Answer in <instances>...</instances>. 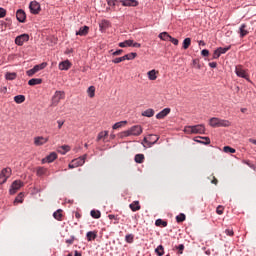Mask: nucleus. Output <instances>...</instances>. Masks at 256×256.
<instances>
[{
    "label": "nucleus",
    "instance_id": "nucleus-16",
    "mask_svg": "<svg viewBox=\"0 0 256 256\" xmlns=\"http://www.w3.org/2000/svg\"><path fill=\"white\" fill-rule=\"evenodd\" d=\"M171 113V108H165L156 115V119H165Z\"/></svg>",
    "mask_w": 256,
    "mask_h": 256
},
{
    "label": "nucleus",
    "instance_id": "nucleus-54",
    "mask_svg": "<svg viewBox=\"0 0 256 256\" xmlns=\"http://www.w3.org/2000/svg\"><path fill=\"white\" fill-rule=\"evenodd\" d=\"M122 61H125V58H124V56H122V57H119V58H115L114 60H112V62H114V63H122Z\"/></svg>",
    "mask_w": 256,
    "mask_h": 256
},
{
    "label": "nucleus",
    "instance_id": "nucleus-58",
    "mask_svg": "<svg viewBox=\"0 0 256 256\" xmlns=\"http://www.w3.org/2000/svg\"><path fill=\"white\" fill-rule=\"evenodd\" d=\"M223 211H224L223 206H218L217 209H216V213L218 215H223Z\"/></svg>",
    "mask_w": 256,
    "mask_h": 256
},
{
    "label": "nucleus",
    "instance_id": "nucleus-28",
    "mask_svg": "<svg viewBox=\"0 0 256 256\" xmlns=\"http://www.w3.org/2000/svg\"><path fill=\"white\" fill-rule=\"evenodd\" d=\"M154 115H155V110H153L152 108H149L144 112H142V117H153Z\"/></svg>",
    "mask_w": 256,
    "mask_h": 256
},
{
    "label": "nucleus",
    "instance_id": "nucleus-46",
    "mask_svg": "<svg viewBox=\"0 0 256 256\" xmlns=\"http://www.w3.org/2000/svg\"><path fill=\"white\" fill-rule=\"evenodd\" d=\"M134 239H135V236L133 234H128L125 236L126 243H133Z\"/></svg>",
    "mask_w": 256,
    "mask_h": 256
},
{
    "label": "nucleus",
    "instance_id": "nucleus-33",
    "mask_svg": "<svg viewBox=\"0 0 256 256\" xmlns=\"http://www.w3.org/2000/svg\"><path fill=\"white\" fill-rule=\"evenodd\" d=\"M137 57V53L131 52L129 54L124 55V61H131Z\"/></svg>",
    "mask_w": 256,
    "mask_h": 256
},
{
    "label": "nucleus",
    "instance_id": "nucleus-36",
    "mask_svg": "<svg viewBox=\"0 0 256 256\" xmlns=\"http://www.w3.org/2000/svg\"><path fill=\"white\" fill-rule=\"evenodd\" d=\"M87 94H88V97H90L91 99H93V97H95V86H90V87L87 89Z\"/></svg>",
    "mask_w": 256,
    "mask_h": 256
},
{
    "label": "nucleus",
    "instance_id": "nucleus-25",
    "mask_svg": "<svg viewBox=\"0 0 256 256\" xmlns=\"http://www.w3.org/2000/svg\"><path fill=\"white\" fill-rule=\"evenodd\" d=\"M41 83H43V80L39 78H32L28 81V85H30L31 87L35 85H41Z\"/></svg>",
    "mask_w": 256,
    "mask_h": 256
},
{
    "label": "nucleus",
    "instance_id": "nucleus-48",
    "mask_svg": "<svg viewBox=\"0 0 256 256\" xmlns=\"http://www.w3.org/2000/svg\"><path fill=\"white\" fill-rule=\"evenodd\" d=\"M175 249H177L178 255H183V251H185V245L180 244V245L176 246Z\"/></svg>",
    "mask_w": 256,
    "mask_h": 256
},
{
    "label": "nucleus",
    "instance_id": "nucleus-10",
    "mask_svg": "<svg viewBox=\"0 0 256 256\" xmlns=\"http://www.w3.org/2000/svg\"><path fill=\"white\" fill-rule=\"evenodd\" d=\"M194 135H205V125L198 124L192 126Z\"/></svg>",
    "mask_w": 256,
    "mask_h": 256
},
{
    "label": "nucleus",
    "instance_id": "nucleus-31",
    "mask_svg": "<svg viewBox=\"0 0 256 256\" xmlns=\"http://www.w3.org/2000/svg\"><path fill=\"white\" fill-rule=\"evenodd\" d=\"M135 163H143L145 161V155L136 154L134 158Z\"/></svg>",
    "mask_w": 256,
    "mask_h": 256
},
{
    "label": "nucleus",
    "instance_id": "nucleus-12",
    "mask_svg": "<svg viewBox=\"0 0 256 256\" xmlns=\"http://www.w3.org/2000/svg\"><path fill=\"white\" fill-rule=\"evenodd\" d=\"M235 73L237 77H241L242 79H249L247 76V72H245V70L241 66H236Z\"/></svg>",
    "mask_w": 256,
    "mask_h": 256
},
{
    "label": "nucleus",
    "instance_id": "nucleus-23",
    "mask_svg": "<svg viewBox=\"0 0 256 256\" xmlns=\"http://www.w3.org/2000/svg\"><path fill=\"white\" fill-rule=\"evenodd\" d=\"M71 151V147L69 145H63L58 148V153L61 155H65L66 153H69Z\"/></svg>",
    "mask_w": 256,
    "mask_h": 256
},
{
    "label": "nucleus",
    "instance_id": "nucleus-29",
    "mask_svg": "<svg viewBox=\"0 0 256 256\" xmlns=\"http://www.w3.org/2000/svg\"><path fill=\"white\" fill-rule=\"evenodd\" d=\"M36 174L38 177H43V175H47V169L44 167H38L36 170Z\"/></svg>",
    "mask_w": 256,
    "mask_h": 256
},
{
    "label": "nucleus",
    "instance_id": "nucleus-13",
    "mask_svg": "<svg viewBox=\"0 0 256 256\" xmlns=\"http://www.w3.org/2000/svg\"><path fill=\"white\" fill-rule=\"evenodd\" d=\"M194 141L196 143H201V145H209L211 143V139L209 137H201V136L194 138Z\"/></svg>",
    "mask_w": 256,
    "mask_h": 256
},
{
    "label": "nucleus",
    "instance_id": "nucleus-63",
    "mask_svg": "<svg viewBox=\"0 0 256 256\" xmlns=\"http://www.w3.org/2000/svg\"><path fill=\"white\" fill-rule=\"evenodd\" d=\"M209 67H211L212 69H215L217 67V62H210Z\"/></svg>",
    "mask_w": 256,
    "mask_h": 256
},
{
    "label": "nucleus",
    "instance_id": "nucleus-35",
    "mask_svg": "<svg viewBox=\"0 0 256 256\" xmlns=\"http://www.w3.org/2000/svg\"><path fill=\"white\" fill-rule=\"evenodd\" d=\"M125 125H127V121H120V122L115 123L112 126V129H121V127H125Z\"/></svg>",
    "mask_w": 256,
    "mask_h": 256
},
{
    "label": "nucleus",
    "instance_id": "nucleus-53",
    "mask_svg": "<svg viewBox=\"0 0 256 256\" xmlns=\"http://www.w3.org/2000/svg\"><path fill=\"white\" fill-rule=\"evenodd\" d=\"M35 73H37V72H35V69L32 68L26 72V75H28V77H33V75H35Z\"/></svg>",
    "mask_w": 256,
    "mask_h": 256
},
{
    "label": "nucleus",
    "instance_id": "nucleus-64",
    "mask_svg": "<svg viewBox=\"0 0 256 256\" xmlns=\"http://www.w3.org/2000/svg\"><path fill=\"white\" fill-rule=\"evenodd\" d=\"M38 67L40 68V71H41L42 69H45L47 67V63H42L38 65Z\"/></svg>",
    "mask_w": 256,
    "mask_h": 256
},
{
    "label": "nucleus",
    "instance_id": "nucleus-55",
    "mask_svg": "<svg viewBox=\"0 0 256 256\" xmlns=\"http://www.w3.org/2000/svg\"><path fill=\"white\" fill-rule=\"evenodd\" d=\"M221 57V54L218 49H216L213 53V59H219Z\"/></svg>",
    "mask_w": 256,
    "mask_h": 256
},
{
    "label": "nucleus",
    "instance_id": "nucleus-61",
    "mask_svg": "<svg viewBox=\"0 0 256 256\" xmlns=\"http://www.w3.org/2000/svg\"><path fill=\"white\" fill-rule=\"evenodd\" d=\"M122 53H123V50L120 49V50H117V51L113 52L112 55H113L114 57H117L118 55H122Z\"/></svg>",
    "mask_w": 256,
    "mask_h": 256
},
{
    "label": "nucleus",
    "instance_id": "nucleus-44",
    "mask_svg": "<svg viewBox=\"0 0 256 256\" xmlns=\"http://www.w3.org/2000/svg\"><path fill=\"white\" fill-rule=\"evenodd\" d=\"M229 49H231V46L224 47V48L223 47L217 48L220 55H225V53H227V51H229Z\"/></svg>",
    "mask_w": 256,
    "mask_h": 256
},
{
    "label": "nucleus",
    "instance_id": "nucleus-34",
    "mask_svg": "<svg viewBox=\"0 0 256 256\" xmlns=\"http://www.w3.org/2000/svg\"><path fill=\"white\" fill-rule=\"evenodd\" d=\"M159 38L162 41H169V39H171V35H169V33H167V32H162L159 34Z\"/></svg>",
    "mask_w": 256,
    "mask_h": 256
},
{
    "label": "nucleus",
    "instance_id": "nucleus-49",
    "mask_svg": "<svg viewBox=\"0 0 256 256\" xmlns=\"http://www.w3.org/2000/svg\"><path fill=\"white\" fill-rule=\"evenodd\" d=\"M224 153H235L236 150L232 148L231 146H224L223 148Z\"/></svg>",
    "mask_w": 256,
    "mask_h": 256
},
{
    "label": "nucleus",
    "instance_id": "nucleus-5",
    "mask_svg": "<svg viewBox=\"0 0 256 256\" xmlns=\"http://www.w3.org/2000/svg\"><path fill=\"white\" fill-rule=\"evenodd\" d=\"M61 99H65V92L56 91L54 96L52 97V105L56 107V105H59Z\"/></svg>",
    "mask_w": 256,
    "mask_h": 256
},
{
    "label": "nucleus",
    "instance_id": "nucleus-47",
    "mask_svg": "<svg viewBox=\"0 0 256 256\" xmlns=\"http://www.w3.org/2000/svg\"><path fill=\"white\" fill-rule=\"evenodd\" d=\"M185 219H186V216L183 213H181L178 216H176L177 223H183V221H185Z\"/></svg>",
    "mask_w": 256,
    "mask_h": 256
},
{
    "label": "nucleus",
    "instance_id": "nucleus-18",
    "mask_svg": "<svg viewBox=\"0 0 256 256\" xmlns=\"http://www.w3.org/2000/svg\"><path fill=\"white\" fill-rule=\"evenodd\" d=\"M158 141H159V137H156V139L153 142L149 141V138L145 137L143 139L142 145L144 147H153V145H155V143H157Z\"/></svg>",
    "mask_w": 256,
    "mask_h": 256
},
{
    "label": "nucleus",
    "instance_id": "nucleus-20",
    "mask_svg": "<svg viewBox=\"0 0 256 256\" xmlns=\"http://www.w3.org/2000/svg\"><path fill=\"white\" fill-rule=\"evenodd\" d=\"M87 241H95L97 239V231H89L86 234Z\"/></svg>",
    "mask_w": 256,
    "mask_h": 256
},
{
    "label": "nucleus",
    "instance_id": "nucleus-42",
    "mask_svg": "<svg viewBox=\"0 0 256 256\" xmlns=\"http://www.w3.org/2000/svg\"><path fill=\"white\" fill-rule=\"evenodd\" d=\"M109 27V21L107 20H102L100 23V30L104 31V29H107Z\"/></svg>",
    "mask_w": 256,
    "mask_h": 256
},
{
    "label": "nucleus",
    "instance_id": "nucleus-9",
    "mask_svg": "<svg viewBox=\"0 0 256 256\" xmlns=\"http://www.w3.org/2000/svg\"><path fill=\"white\" fill-rule=\"evenodd\" d=\"M16 18H17V21H19V23H25L27 19V14L25 13V10L23 9L17 10Z\"/></svg>",
    "mask_w": 256,
    "mask_h": 256
},
{
    "label": "nucleus",
    "instance_id": "nucleus-60",
    "mask_svg": "<svg viewBox=\"0 0 256 256\" xmlns=\"http://www.w3.org/2000/svg\"><path fill=\"white\" fill-rule=\"evenodd\" d=\"M201 55H202L203 57H209V50H207V49L202 50V51H201Z\"/></svg>",
    "mask_w": 256,
    "mask_h": 256
},
{
    "label": "nucleus",
    "instance_id": "nucleus-45",
    "mask_svg": "<svg viewBox=\"0 0 256 256\" xmlns=\"http://www.w3.org/2000/svg\"><path fill=\"white\" fill-rule=\"evenodd\" d=\"M184 133H186L187 135H194L193 126H186L184 128Z\"/></svg>",
    "mask_w": 256,
    "mask_h": 256
},
{
    "label": "nucleus",
    "instance_id": "nucleus-17",
    "mask_svg": "<svg viewBox=\"0 0 256 256\" xmlns=\"http://www.w3.org/2000/svg\"><path fill=\"white\" fill-rule=\"evenodd\" d=\"M123 7H137L139 2L137 0H122Z\"/></svg>",
    "mask_w": 256,
    "mask_h": 256
},
{
    "label": "nucleus",
    "instance_id": "nucleus-57",
    "mask_svg": "<svg viewBox=\"0 0 256 256\" xmlns=\"http://www.w3.org/2000/svg\"><path fill=\"white\" fill-rule=\"evenodd\" d=\"M5 15H7V10H5L4 8H0V19H3Z\"/></svg>",
    "mask_w": 256,
    "mask_h": 256
},
{
    "label": "nucleus",
    "instance_id": "nucleus-32",
    "mask_svg": "<svg viewBox=\"0 0 256 256\" xmlns=\"http://www.w3.org/2000/svg\"><path fill=\"white\" fill-rule=\"evenodd\" d=\"M90 215L93 219H101V211L99 210H91Z\"/></svg>",
    "mask_w": 256,
    "mask_h": 256
},
{
    "label": "nucleus",
    "instance_id": "nucleus-52",
    "mask_svg": "<svg viewBox=\"0 0 256 256\" xmlns=\"http://www.w3.org/2000/svg\"><path fill=\"white\" fill-rule=\"evenodd\" d=\"M225 233L226 235H228V237H233V235H235V232L233 231V229H226Z\"/></svg>",
    "mask_w": 256,
    "mask_h": 256
},
{
    "label": "nucleus",
    "instance_id": "nucleus-22",
    "mask_svg": "<svg viewBox=\"0 0 256 256\" xmlns=\"http://www.w3.org/2000/svg\"><path fill=\"white\" fill-rule=\"evenodd\" d=\"M131 211H141V204H139V201H134L129 205Z\"/></svg>",
    "mask_w": 256,
    "mask_h": 256
},
{
    "label": "nucleus",
    "instance_id": "nucleus-41",
    "mask_svg": "<svg viewBox=\"0 0 256 256\" xmlns=\"http://www.w3.org/2000/svg\"><path fill=\"white\" fill-rule=\"evenodd\" d=\"M155 252L157 253L158 256H163L165 251L163 248V245H159L156 249Z\"/></svg>",
    "mask_w": 256,
    "mask_h": 256
},
{
    "label": "nucleus",
    "instance_id": "nucleus-37",
    "mask_svg": "<svg viewBox=\"0 0 256 256\" xmlns=\"http://www.w3.org/2000/svg\"><path fill=\"white\" fill-rule=\"evenodd\" d=\"M109 136V131H102L97 136V141H101V139H105Z\"/></svg>",
    "mask_w": 256,
    "mask_h": 256
},
{
    "label": "nucleus",
    "instance_id": "nucleus-21",
    "mask_svg": "<svg viewBox=\"0 0 256 256\" xmlns=\"http://www.w3.org/2000/svg\"><path fill=\"white\" fill-rule=\"evenodd\" d=\"M240 37L243 38L246 35H249V31L247 30V24H242L239 29Z\"/></svg>",
    "mask_w": 256,
    "mask_h": 256
},
{
    "label": "nucleus",
    "instance_id": "nucleus-38",
    "mask_svg": "<svg viewBox=\"0 0 256 256\" xmlns=\"http://www.w3.org/2000/svg\"><path fill=\"white\" fill-rule=\"evenodd\" d=\"M109 7H115V5H119V3H123V0H106Z\"/></svg>",
    "mask_w": 256,
    "mask_h": 256
},
{
    "label": "nucleus",
    "instance_id": "nucleus-50",
    "mask_svg": "<svg viewBox=\"0 0 256 256\" xmlns=\"http://www.w3.org/2000/svg\"><path fill=\"white\" fill-rule=\"evenodd\" d=\"M14 203H23V193L17 195Z\"/></svg>",
    "mask_w": 256,
    "mask_h": 256
},
{
    "label": "nucleus",
    "instance_id": "nucleus-2",
    "mask_svg": "<svg viewBox=\"0 0 256 256\" xmlns=\"http://www.w3.org/2000/svg\"><path fill=\"white\" fill-rule=\"evenodd\" d=\"M210 127H231V122L229 120H223L221 118L213 117L209 121Z\"/></svg>",
    "mask_w": 256,
    "mask_h": 256
},
{
    "label": "nucleus",
    "instance_id": "nucleus-27",
    "mask_svg": "<svg viewBox=\"0 0 256 256\" xmlns=\"http://www.w3.org/2000/svg\"><path fill=\"white\" fill-rule=\"evenodd\" d=\"M53 217L57 221H62V219H63V210L58 209L56 212L53 213Z\"/></svg>",
    "mask_w": 256,
    "mask_h": 256
},
{
    "label": "nucleus",
    "instance_id": "nucleus-26",
    "mask_svg": "<svg viewBox=\"0 0 256 256\" xmlns=\"http://www.w3.org/2000/svg\"><path fill=\"white\" fill-rule=\"evenodd\" d=\"M5 79L7 81H15V79H17V73H15V72H7L5 74Z\"/></svg>",
    "mask_w": 256,
    "mask_h": 256
},
{
    "label": "nucleus",
    "instance_id": "nucleus-6",
    "mask_svg": "<svg viewBox=\"0 0 256 256\" xmlns=\"http://www.w3.org/2000/svg\"><path fill=\"white\" fill-rule=\"evenodd\" d=\"M23 182L21 180H15L9 190L10 195H15L21 187H23Z\"/></svg>",
    "mask_w": 256,
    "mask_h": 256
},
{
    "label": "nucleus",
    "instance_id": "nucleus-11",
    "mask_svg": "<svg viewBox=\"0 0 256 256\" xmlns=\"http://www.w3.org/2000/svg\"><path fill=\"white\" fill-rule=\"evenodd\" d=\"M49 141V138H45L43 136H38L34 138V145L36 147H41V145H45Z\"/></svg>",
    "mask_w": 256,
    "mask_h": 256
},
{
    "label": "nucleus",
    "instance_id": "nucleus-39",
    "mask_svg": "<svg viewBox=\"0 0 256 256\" xmlns=\"http://www.w3.org/2000/svg\"><path fill=\"white\" fill-rule=\"evenodd\" d=\"M15 103L21 104L24 103L25 101V96L24 95H17L14 97Z\"/></svg>",
    "mask_w": 256,
    "mask_h": 256
},
{
    "label": "nucleus",
    "instance_id": "nucleus-30",
    "mask_svg": "<svg viewBox=\"0 0 256 256\" xmlns=\"http://www.w3.org/2000/svg\"><path fill=\"white\" fill-rule=\"evenodd\" d=\"M119 47L125 48V47H132L133 45V40H126L124 42H120Z\"/></svg>",
    "mask_w": 256,
    "mask_h": 256
},
{
    "label": "nucleus",
    "instance_id": "nucleus-62",
    "mask_svg": "<svg viewBox=\"0 0 256 256\" xmlns=\"http://www.w3.org/2000/svg\"><path fill=\"white\" fill-rule=\"evenodd\" d=\"M75 241V237H71L70 239H67L66 240V243L68 244V245H73V242Z\"/></svg>",
    "mask_w": 256,
    "mask_h": 256
},
{
    "label": "nucleus",
    "instance_id": "nucleus-15",
    "mask_svg": "<svg viewBox=\"0 0 256 256\" xmlns=\"http://www.w3.org/2000/svg\"><path fill=\"white\" fill-rule=\"evenodd\" d=\"M57 159V153L52 152L48 156H46L44 159H42V163H53Z\"/></svg>",
    "mask_w": 256,
    "mask_h": 256
},
{
    "label": "nucleus",
    "instance_id": "nucleus-43",
    "mask_svg": "<svg viewBox=\"0 0 256 256\" xmlns=\"http://www.w3.org/2000/svg\"><path fill=\"white\" fill-rule=\"evenodd\" d=\"M156 227H167V221H163L162 219H158L155 222Z\"/></svg>",
    "mask_w": 256,
    "mask_h": 256
},
{
    "label": "nucleus",
    "instance_id": "nucleus-59",
    "mask_svg": "<svg viewBox=\"0 0 256 256\" xmlns=\"http://www.w3.org/2000/svg\"><path fill=\"white\" fill-rule=\"evenodd\" d=\"M157 137H159V136L150 134V135L148 136V141H150L151 143H153V141H155V139H157Z\"/></svg>",
    "mask_w": 256,
    "mask_h": 256
},
{
    "label": "nucleus",
    "instance_id": "nucleus-1",
    "mask_svg": "<svg viewBox=\"0 0 256 256\" xmlns=\"http://www.w3.org/2000/svg\"><path fill=\"white\" fill-rule=\"evenodd\" d=\"M143 133V127L140 125H134L130 129L123 131L120 133V137L123 139L124 137H139Z\"/></svg>",
    "mask_w": 256,
    "mask_h": 256
},
{
    "label": "nucleus",
    "instance_id": "nucleus-3",
    "mask_svg": "<svg viewBox=\"0 0 256 256\" xmlns=\"http://www.w3.org/2000/svg\"><path fill=\"white\" fill-rule=\"evenodd\" d=\"M87 159V154L77 159L72 160V162L68 165L69 169H75L76 167H81L85 165V160Z\"/></svg>",
    "mask_w": 256,
    "mask_h": 256
},
{
    "label": "nucleus",
    "instance_id": "nucleus-51",
    "mask_svg": "<svg viewBox=\"0 0 256 256\" xmlns=\"http://www.w3.org/2000/svg\"><path fill=\"white\" fill-rule=\"evenodd\" d=\"M193 67H195L196 69H201V64L199 63V59L193 60Z\"/></svg>",
    "mask_w": 256,
    "mask_h": 256
},
{
    "label": "nucleus",
    "instance_id": "nucleus-14",
    "mask_svg": "<svg viewBox=\"0 0 256 256\" xmlns=\"http://www.w3.org/2000/svg\"><path fill=\"white\" fill-rule=\"evenodd\" d=\"M58 67L60 71H69V69H71V62H69V60L62 61L59 63Z\"/></svg>",
    "mask_w": 256,
    "mask_h": 256
},
{
    "label": "nucleus",
    "instance_id": "nucleus-40",
    "mask_svg": "<svg viewBox=\"0 0 256 256\" xmlns=\"http://www.w3.org/2000/svg\"><path fill=\"white\" fill-rule=\"evenodd\" d=\"M183 49H187L188 47H191V38H185L182 44Z\"/></svg>",
    "mask_w": 256,
    "mask_h": 256
},
{
    "label": "nucleus",
    "instance_id": "nucleus-8",
    "mask_svg": "<svg viewBox=\"0 0 256 256\" xmlns=\"http://www.w3.org/2000/svg\"><path fill=\"white\" fill-rule=\"evenodd\" d=\"M29 41L28 34H21L20 36H17L15 39L16 45H19L20 47L23 45V43H27Z\"/></svg>",
    "mask_w": 256,
    "mask_h": 256
},
{
    "label": "nucleus",
    "instance_id": "nucleus-56",
    "mask_svg": "<svg viewBox=\"0 0 256 256\" xmlns=\"http://www.w3.org/2000/svg\"><path fill=\"white\" fill-rule=\"evenodd\" d=\"M169 41L170 43H173V45H179V40L176 38H173L172 36H170Z\"/></svg>",
    "mask_w": 256,
    "mask_h": 256
},
{
    "label": "nucleus",
    "instance_id": "nucleus-7",
    "mask_svg": "<svg viewBox=\"0 0 256 256\" xmlns=\"http://www.w3.org/2000/svg\"><path fill=\"white\" fill-rule=\"evenodd\" d=\"M30 13H33V15H39V12L41 11V4L37 1H32L29 5Z\"/></svg>",
    "mask_w": 256,
    "mask_h": 256
},
{
    "label": "nucleus",
    "instance_id": "nucleus-4",
    "mask_svg": "<svg viewBox=\"0 0 256 256\" xmlns=\"http://www.w3.org/2000/svg\"><path fill=\"white\" fill-rule=\"evenodd\" d=\"M12 170L11 168H4L0 173V185L7 183V179L11 177Z\"/></svg>",
    "mask_w": 256,
    "mask_h": 256
},
{
    "label": "nucleus",
    "instance_id": "nucleus-24",
    "mask_svg": "<svg viewBox=\"0 0 256 256\" xmlns=\"http://www.w3.org/2000/svg\"><path fill=\"white\" fill-rule=\"evenodd\" d=\"M157 73H159V71L156 70H150L147 73L148 79L150 81H155L157 79Z\"/></svg>",
    "mask_w": 256,
    "mask_h": 256
},
{
    "label": "nucleus",
    "instance_id": "nucleus-19",
    "mask_svg": "<svg viewBox=\"0 0 256 256\" xmlns=\"http://www.w3.org/2000/svg\"><path fill=\"white\" fill-rule=\"evenodd\" d=\"M89 33V27L83 26L76 32V35H80V37H85Z\"/></svg>",
    "mask_w": 256,
    "mask_h": 256
}]
</instances>
